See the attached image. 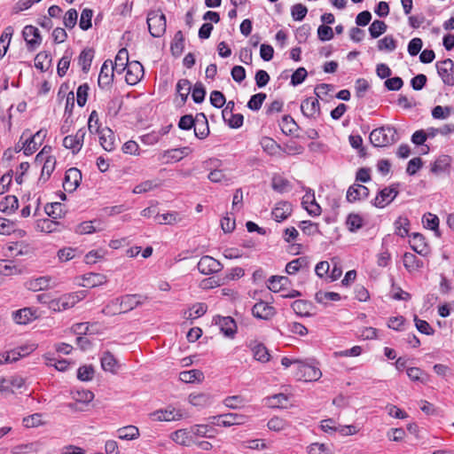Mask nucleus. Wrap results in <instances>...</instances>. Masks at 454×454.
<instances>
[{
  "instance_id": "39",
  "label": "nucleus",
  "mask_w": 454,
  "mask_h": 454,
  "mask_svg": "<svg viewBox=\"0 0 454 454\" xmlns=\"http://www.w3.org/2000/svg\"><path fill=\"white\" fill-rule=\"evenodd\" d=\"M101 366L102 369L106 372H114L116 366H117V361L114 355L109 352L106 351L101 358Z\"/></svg>"
},
{
  "instance_id": "34",
  "label": "nucleus",
  "mask_w": 454,
  "mask_h": 454,
  "mask_svg": "<svg viewBox=\"0 0 454 454\" xmlns=\"http://www.w3.org/2000/svg\"><path fill=\"white\" fill-rule=\"evenodd\" d=\"M19 207L18 198L14 195H7L0 202V210L6 214H12L15 212Z\"/></svg>"
},
{
  "instance_id": "22",
  "label": "nucleus",
  "mask_w": 454,
  "mask_h": 454,
  "mask_svg": "<svg viewBox=\"0 0 454 454\" xmlns=\"http://www.w3.org/2000/svg\"><path fill=\"white\" fill-rule=\"evenodd\" d=\"M98 135L101 146L107 152L113 151L114 149V137L112 129L104 128Z\"/></svg>"
},
{
  "instance_id": "45",
  "label": "nucleus",
  "mask_w": 454,
  "mask_h": 454,
  "mask_svg": "<svg viewBox=\"0 0 454 454\" xmlns=\"http://www.w3.org/2000/svg\"><path fill=\"white\" fill-rule=\"evenodd\" d=\"M410 222L407 217L399 216L395 222V234L404 238L409 233Z\"/></svg>"
},
{
  "instance_id": "13",
  "label": "nucleus",
  "mask_w": 454,
  "mask_h": 454,
  "mask_svg": "<svg viewBox=\"0 0 454 454\" xmlns=\"http://www.w3.org/2000/svg\"><path fill=\"white\" fill-rule=\"evenodd\" d=\"M114 72L113 61L110 59L106 60L101 67L98 75V86L102 89L109 86L113 82Z\"/></svg>"
},
{
  "instance_id": "59",
  "label": "nucleus",
  "mask_w": 454,
  "mask_h": 454,
  "mask_svg": "<svg viewBox=\"0 0 454 454\" xmlns=\"http://www.w3.org/2000/svg\"><path fill=\"white\" fill-rule=\"evenodd\" d=\"M23 356L24 354H21L20 351L14 349L7 351L5 353L0 354V364L16 362Z\"/></svg>"
},
{
  "instance_id": "62",
  "label": "nucleus",
  "mask_w": 454,
  "mask_h": 454,
  "mask_svg": "<svg viewBox=\"0 0 454 454\" xmlns=\"http://www.w3.org/2000/svg\"><path fill=\"white\" fill-rule=\"evenodd\" d=\"M299 227L304 234L309 236L319 233L318 224L311 221H301L299 223Z\"/></svg>"
},
{
  "instance_id": "3",
  "label": "nucleus",
  "mask_w": 454,
  "mask_h": 454,
  "mask_svg": "<svg viewBox=\"0 0 454 454\" xmlns=\"http://www.w3.org/2000/svg\"><path fill=\"white\" fill-rule=\"evenodd\" d=\"M370 142L373 146L383 147L395 144L398 140L396 129L390 125L374 129L370 134Z\"/></svg>"
},
{
  "instance_id": "20",
  "label": "nucleus",
  "mask_w": 454,
  "mask_h": 454,
  "mask_svg": "<svg viewBox=\"0 0 454 454\" xmlns=\"http://www.w3.org/2000/svg\"><path fill=\"white\" fill-rule=\"evenodd\" d=\"M301 109L307 117L315 118L320 114V105L317 98H309L301 102Z\"/></svg>"
},
{
  "instance_id": "56",
  "label": "nucleus",
  "mask_w": 454,
  "mask_h": 454,
  "mask_svg": "<svg viewBox=\"0 0 454 454\" xmlns=\"http://www.w3.org/2000/svg\"><path fill=\"white\" fill-rule=\"evenodd\" d=\"M88 129L91 134H98L100 133V131H102V129L100 128L99 124L98 114L96 110H93L90 114L88 121Z\"/></svg>"
},
{
  "instance_id": "43",
  "label": "nucleus",
  "mask_w": 454,
  "mask_h": 454,
  "mask_svg": "<svg viewBox=\"0 0 454 454\" xmlns=\"http://www.w3.org/2000/svg\"><path fill=\"white\" fill-rule=\"evenodd\" d=\"M403 265L408 270H415L422 267L423 262L411 253H405L403 254Z\"/></svg>"
},
{
  "instance_id": "25",
  "label": "nucleus",
  "mask_w": 454,
  "mask_h": 454,
  "mask_svg": "<svg viewBox=\"0 0 454 454\" xmlns=\"http://www.w3.org/2000/svg\"><path fill=\"white\" fill-rule=\"evenodd\" d=\"M261 145L264 152L268 154L276 156L280 155L282 148L274 139L269 137H264L261 140Z\"/></svg>"
},
{
  "instance_id": "53",
  "label": "nucleus",
  "mask_w": 454,
  "mask_h": 454,
  "mask_svg": "<svg viewBox=\"0 0 454 454\" xmlns=\"http://www.w3.org/2000/svg\"><path fill=\"white\" fill-rule=\"evenodd\" d=\"M93 16V11L89 8H85L82 11L79 26L80 28L86 31L91 27V19Z\"/></svg>"
},
{
  "instance_id": "18",
  "label": "nucleus",
  "mask_w": 454,
  "mask_h": 454,
  "mask_svg": "<svg viewBox=\"0 0 454 454\" xmlns=\"http://www.w3.org/2000/svg\"><path fill=\"white\" fill-rule=\"evenodd\" d=\"M194 134L199 139L206 138L209 134V127L207 116L204 113L196 114V124L193 126Z\"/></svg>"
},
{
  "instance_id": "1",
  "label": "nucleus",
  "mask_w": 454,
  "mask_h": 454,
  "mask_svg": "<svg viewBox=\"0 0 454 454\" xmlns=\"http://www.w3.org/2000/svg\"><path fill=\"white\" fill-rule=\"evenodd\" d=\"M286 368H290L291 372L297 380L304 382L317 381L322 377L321 370L313 363L286 357Z\"/></svg>"
},
{
  "instance_id": "17",
  "label": "nucleus",
  "mask_w": 454,
  "mask_h": 454,
  "mask_svg": "<svg viewBox=\"0 0 454 454\" xmlns=\"http://www.w3.org/2000/svg\"><path fill=\"white\" fill-rule=\"evenodd\" d=\"M252 314L256 318L268 320L275 314V309L261 301L254 305Z\"/></svg>"
},
{
  "instance_id": "28",
  "label": "nucleus",
  "mask_w": 454,
  "mask_h": 454,
  "mask_svg": "<svg viewBox=\"0 0 454 454\" xmlns=\"http://www.w3.org/2000/svg\"><path fill=\"white\" fill-rule=\"evenodd\" d=\"M94 51L91 48L83 49L78 57V65L84 73H87L91 66Z\"/></svg>"
},
{
  "instance_id": "4",
  "label": "nucleus",
  "mask_w": 454,
  "mask_h": 454,
  "mask_svg": "<svg viewBox=\"0 0 454 454\" xmlns=\"http://www.w3.org/2000/svg\"><path fill=\"white\" fill-rule=\"evenodd\" d=\"M149 33L153 37H160L166 32V17L160 11H151L146 20Z\"/></svg>"
},
{
  "instance_id": "7",
  "label": "nucleus",
  "mask_w": 454,
  "mask_h": 454,
  "mask_svg": "<svg viewBox=\"0 0 454 454\" xmlns=\"http://www.w3.org/2000/svg\"><path fill=\"white\" fill-rule=\"evenodd\" d=\"M199 271L203 275H211L221 271L223 264L210 255H203L197 264Z\"/></svg>"
},
{
  "instance_id": "58",
  "label": "nucleus",
  "mask_w": 454,
  "mask_h": 454,
  "mask_svg": "<svg viewBox=\"0 0 454 454\" xmlns=\"http://www.w3.org/2000/svg\"><path fill=\"white\" fill-rule=\"evenodd\" d=\"M330 268L331 262L327 261L319 262L315 267V273L318 278H324L327 282Z\"/></svg>"
},
{
  "instance_id": "47",
  "label": "nucleus",
  "mask_w": 454,
  "mask_h": 454,
  "mask_svg": "<svg viewBox=\"0 0 454 454\" xmlns=\"http://www.w3.org/2000/svg\"><path fill=\"white\" fill-rule=\"evenodd\" d=\"M291 307L298 316L305 317L309 315L310 303L306 301L297 300L292 303Z\"/></svg>"
},
{
  "instance_id": "8",
  "label": "nucleus",
  "mask_w": 454,
  "mask_h": 454,
  "mask_svg": "<svg viewBox=\"0 0 454 454\" xmlns=\"http://www.w3.org/2000/svg\"><path fill=\"white\" fill-rule=\"evenodd\" d=\"M397 186L398 184H392L382 189L376 196L373 205L376 207L383 208L392 202L398 194Z\"/></svg>"
},
{
  "instance_id": "41",
  "label": "nucleus",
  "mask_w": 454,
  "mask_h": 454,
  "mask_svg": "<svg viewBox=\"0 0 454 454\" xmlns=\"http://www.w3.org/2000/svg\"><path fill=\"white\" fill-rule=\"evenodd\" d=\"M33 312L29 308H24L13 312V319L17 324H27L33 318Z\"/></svg>"
},
{
  "instance_id": "24",
  "label": "nucleus",
  "mask_w": 454,
  "mask_h": 454,
  "mask_svg": "<svg viewBox=\"0 0 454 454\" xmlns=\"http://www.w3.org/2000/svg\"><path fill=\"white\" fill-rule=\"evenodd\" d=\"M411 247L419 254L426 255L427 254V246L425 242V238L420 233H413L411 235Z\"/></svg>"
},
{
  "instance_id": "15",
  "label": "nucleus",
  "mask_w": 454,
  "mask_h": 454,
  "mask_svg": "<svg viewBox=\"0 0 454 454\" xmlns=\"http://www.w3.org/2000/svg\"><path fill=\"white\" fill-rule=\"evenodd\" d=\"M46 135L47 130L40 129L35 135L28 137L23 143L24 154L27 156L33 154L37 150V146L42 144Z\"/></svg>"
},
{
  "instance_id": "51",
  "label": "nucleus",
  "mask_w": 454,
  "mask_h": 454,
  "mask_svg": "<svg viewBox=\"0 0 454 454\" xmlns=\"http://www.w3.org/2000/svg\"><path fill=\"white\" fill-rule=\"evenodd\" d=\"M346 224L350 231H356L362 228L364 220L358 214H349L347 218Z\"/></svg>"
},
{
  "instance_id": "64",
  "label": "nucleus",
  "mask_w": 454,
  "mask_h": 454,
  "mask_svg": "<svg viewBox=\"0 0 454 454\" xmlns=\"http://www.w3.org/2000/svg\"><path fill=\"white\" fill-rule=\"evenodd\" d=\"M308 12V9L301 4H296L291 8V15L294 20H302Z\"/></svg>"
},
{
  "instance_id": "12",
  "label": "nucleus",
  "mask_w": 454,
  "mask_h": 454,
  "mask_svg": "<svg viewBox=\"0 0 454 454\" xmlns=\"http://www.w3.org/2000/svg\"><path fill=\"white\" fill-rule=\"evenodd\" d=\"M149 417L153 421H174L181 419L183 415L179 411L169 406L165 410H157L151 412Z\"/></svg>"
},
{
  "instance_id": "14",
  "label": "nucleus",
  "mask_w": 454,
  "mask_h": 454,
  "mask_svg": "<svg viewBox=\"0 0 454 454\" xmlns=\"http://www.w3.org/2000/svg\"><path fill=\"white\" fill-rule=\"evenodd\" d=\"M82 180V173L76 168H69L64 177L63 188L67 192H72L76 190Z\"/></svg>"
},
{
  "instance_id": "37",
  "label": "nucleus",
  "mask_w": 454,
  "mask_h": 454,
  "mask_svg": "<svg viewBox=\"0 0 454 454\" xmlns=\"http://www.w3.org/2000/svg\"><path fill=\"white\" fill-rule=\"evenodd\" d=\"M184 48V37L182 31L179 30L175 34L174 40L170 45L172 55L175 57H179L182 54Z\"/></svg>"
},
{
  "instance_id": "11",
  "label": "nucleus",
  "mask_w": 454,
  "mask_h": 454,
  "mask_svg": "<svg viewBox=\"0 0 454 454\" xmlns=\"http://www.w3.org/2000/svg\"><path fill=\"white\" fill-rule=\"evenodd\" d=\"M301 205L310 216H319L322 213L321 207L316 201L314 191L310 189L302 197Z\"/></svg>"
},
{
  "instance_id": "50",
  "label": "nucleus",
  "mask_w": 454,
  "mask_h": 454,
  "mask_svg": "<svg viewBox=\"0 0 454 454\" xmlns=\"http://www.w3.org/2000/svg\"><path fill=\"white\" fill-rule=\"evenodd\" d=\"M422 221L426 228L434 231L435 233L439 235V218L435 215L431 213L425 214L422 218Z\"/></svg>"
},
{
  "instance_id": "16",
  "label": "nucleus",
  "mask_w": 454,
  "mask_h": 454,
  "mask_svg": "<svg viewBox=\"0 0 454 454\" xmlns=\"http://www.w3.org/2000/svg\"><path fill=\"white\" fill-rule=\"evenodd\" d=\"M369 193V189L366 186L354 184L348 189L346 198L348 202H356L366 199Z\"/></svg>"
},
{
  "instance_id": "55",
  "label": "nucleus",
  "mask_w": 454,
  "mask_h": 454,
  "mask_svg": "<svg viewBox=\"0 0 454 454\" xmlns=\"http://www.w3.org/2000/svg\"><path fill=\"white\" fill-rule=\"evenodd\" d=\"M396 48V41L392 35H387L378 41V49L380 51H393Z\"/></svg>"
},
{
  "instance_id": "46",
  "label": "nucleus",
  "mask_w": 454,
  "mask_h": 454,
  "mask_svg": "<svg viewBox=\"0 0 454 454\" xmlns=\"http://www.w3.org/2000/svg\"><path fill=\"white\" fill-rule=\"evenodd\" d=\"M44 211L50 217L57 219L63 214V205L60 202L47 203Z\"/></svg>"
},
{
  "instance_id": "32",
  "label": "nucleus",
  "mask_w": 454,
  "mask_h": 454,
  "mask_svg": "<svg viewBox=\"0 0 454 454\" xmlns=\"http://www.w3.org/2000/svg\"><path fill=\"white\" fill-rule=\"evenodd\" d=\"M179 379L185 383L201 382L204 380V373L197 369L184 371L180 372Z\"/></svg>"
},
{
  "instance_id": "36",
  "label": "nucleus",
  "mask_w": 454,
  "mask_h": 454,
  "mask_svg": "<svg viewBox=\"0 0 454 454\" xmlns=\"http://www.w3.org/2000/svg\"><path fill=\"white\" fill-rule=\"evenodd\" d=\"M246 422V416L238 413H225L221 418L222 427H231L233 425H242Z\"/></svg>"
},
{
  "instance_id": "35",
  "label": "nucleus",
  "mask_w": 454,
  "mask_h": 454,
  "mask_svg": "<svg viewBox=\"0 0 454 454\" xmlns=\"http://www.w3.org/2000/svg\"><path fill=\"white\" fill-rule=\"evenodd\" d=\"M451 159L448 155H442L433 163L431 171L434 174H441L447 171L450 166Z\"/></svg>"
},
{
  "instance_id": "6",
  "label": "nucleus",
  "mask_w": 454,
  "mask_h": 454,
  "mask_svg": "<svg viewBox=\"0 0 454 454\" xmlns=\"http://www.w3.org/2000/svg\"><path fill=\"white\" fill-rule=\"evenodd\" d=\"M222 165V161L218 159H209L204 162V168L209 170L207 178L213 183H221L228 181L225 173L219 167Z\"/></svg>"
},
{
  "instance_id": "48",
  "label": "nucleus",
  "mask_w": 454,
  "mask_h": 454,
  "mask_svg": "<svg viewBox=\"0 0 454 454\" xmlns=\"http://www.w3.org/2000/svg\"><path fill=\"white\" fill-rule=\"evenodd\" d=\"M387 26L382 20H375L369 27V33L372 38H378L387 31Z\"/></svg>"
},
{
  "instance_id": "57",
  "label": "nucleus",
  "mask_w": 454,
  "mask_h": 454,
  "mask_svg": "<svg viewBox=\"0 0 454 454\" xmlns=\"http://www.w3.org/2000/svg\"><path fill=\"white\" fill-rule=\"evenodd\" d=\"M265 98V93L260 92L254 94L250 98L249 101L247 102V107L253 111H258L262 107Z\"/></svg>"
},
{
  "instance_id": "23",
  "label": "nucleus",
  "mask_w": 454,
  "mask_h": 454,
  "mask_svg": "<svg viewBox=\"0 0 454 454\" xmlns=\"http://www.w3.org/2000/svg\"><path fill=\"white\" fill-rule=\"evenodd\" d=\"M113 64L115 72H117L118 74H121L124 70L127 69V67L129 64V53L125 48H122L118 51L114 59V63Z\"/></svg>"
},
{
  "instance_id": "52",
  "label": "nucleus",
  "mask_w": 454,
  "mask_h": 454,
  "mask_svg": "<svg viewBox=\"0 0 454 454\" xmlns=\"http://www.w3.org/2000/svg\"><path fill=\"white\" fill-rule=\"evenodd\" d=\"M156 218L160 224H174L181 220L179 214L176 211L166 214H157Z\"/></svg>"
},
{
  "instance_id": "61",
  "label": "nucleus",
  "mask_w": 454,
  "mask_h": 454,
  "mask_svg": "<svg viewBox=\"0 0 454 454\" xmlns=\"http://www.w3.org/2000/svg\"><path fill=\"white\" fill-rule=\"evenodd\" d=\"M94 368L92 365H82L77 371V378L81 381H90L93 379Z\"/></svg>"
},
{
  "instance_id": "19",
  "label": "nucleus",
  "mask_w": 454,
  "mask_h": 454,
  "mask_svg": "<svg viewBox=\"0 0 454 454\" xmlns=\"http://www.w3.org/2000/svg\"><path fill=\"white\" fill-rule=\"evenodd\" d=\"M219 325L221 332L227 337H233L237 331V325L234 319L231 317L218 316L215 321Z\"/></svg>"
},
{
  "instance_id": "5",
  "label": "nucleus",
  "mask_w": 454,
  "mask_h": 454,
  "mask_svg": "<svg viewBox=\"0 0 454 454\" xmlns=\"http://www.w3.org/2000/svg\"><path fill=\"white\" fill-rule=\"evenodd\" d=\"M436 69L442 82L447 85L454 86V62L450 59H446L436 63Z\"/></svg>"
},
{
  "instance_id": "9",
  "label": "nucleus",
  "mask_w": 454,
  "mask_h": 454,
  "mask_svg": "<svg viewBox=\"0 0 454 454\" xmlns=\"http://www.w3.org/2000/svg\"><path fill=\"white\" fill-rule=\"evenodd\" d=\"M22 35L29 51H35L42 43V36L38 28L32 25L26 26L22 31Z\"/></svg>"
},
{
  "instance_id": "30",
  "label": "nucleus",
  "mask_w": 454,
  "mask_h": 454,
  "mask_svg": "<svg viewBox=\"0 0 454 454\" xmlns=\"http://www.w3.org/2000/svg\"><path fill=\"white\" fill-rule=\"evenodd\" d=\"M84 287L91 288L101 286L106 282V277L99 273H88L83 276Z\"/></svg>"
},
{
  "instance_id": "33",
  "label": "nucleus",
  "mask_w": 454,
  "mask_h": 454,
  "mask_svg": "<svg viewBox=\"0 0 454 454\" xmlns=\"http://www.w3.org/2000/svg\"><path fill=\"white\" fill-rule=\"evenodd\" d=\"M176 93L181 98L180 106H184L192 90L191 82L187 79H180L176 83Z\"/></svg>"
},
{
  "instance_id": "26",
  "label": "nucleus",
  "mask_w": 454,
  "mask_h": 454,
  "mask_svg": "<svg viewBox=\"0 0 454 454\" xmlns=\"http://www.w3.org/2000/svg\"><path fill=\"white\" fill-rule=\"evenodd\" d=\"M51 278L50 277H40L35 279L29 280L26 283L28 290L38 292L50 287Z\"/></svg>"
},
{
  "instance_id": "38",
  "label": "nucleus",
  "mask_w": 454,
  "mask_h": 454,
  "mask_svg": "<svg viewBox=\"0 0 454 454\" xmlns=\"http://www.w3.org/2000/svg\"><path fill=\"white\" fill-rule=\"evenodd\" d=\"M118 437L121 440H135L139 436L137 427L129 425L118 429Z\"/></svg>"
},
{
  "instance_id": "27",
  "label": "nucleus",
  "mask_w": 454,
  "mask_h": 454,
  "mask_svg": "<svg viewBox=\"0 0 454 454\" xmlns=\"http://www.w3.org/2000/svg\"><path fill=\"white\" fill-rule=\"evenodd\" d=\"M309 266L307 257H299L286 264V273L289 275L295 274L299 270H306Z\"/></svg>"
},
{
  "instance_id": "31",
  "label": "nucleus",
  "mask_w": 454,
  "mask_h": 454,
  "mask_svg": "<svg viewBox=\"0 0 454 454\" xmlns=\"http://www.w3.org/2000/svg\"><path fill=\"white\" fill-rule=\"evenodd\" d=\"M59 226H60L59 222H57V221H54V220H51L49 218L39 219L36 221V224H35V227L38 231L46 232V233H51L53 231H59Z\"/></svg>"
},
{
  "instance_id": "49",
  "label": "nucleus",
  "mask_w": 454,
  "mask_h": 454,
  "mask_svg": "<svg viewBox=\"0 0 454 454\" xmlns=\"http://www.w3.org/2000/svg\"><path fill=\"white\" fill-rule=\"evenodd\" d=\"M331 267H332V269L330 268V271H329V275H328L326 283L334 282L337 279H339L340 278V276L342 275L341 266L340 265V263L338 262L336 258H333L331 260Z\"/></svg>"
},
{
  "instance_id": "63",
  "label": "nucleus",
  "mask_w": 454,
  "mask_h": 454,
  "mask_svg": "<svg viewBox=\"0 0 454 454\" xmlns=\"http://www.w3.org/2000/svg\"><path fill=\"white\" fill-rule=\"evenodd\" d=\"M206 96V90L201 82H196L192 90V100L196 104H200L204 101Z\"/></svg>"
},
{
  "instance_id": "21",
  "label": "nucleus",
  "mask_w": 454,
  "mask_h": 454,
  "mask_svg": "<svg viewBox=\"0 0 454 454\" xmlns=\"http://www.w3.org/2000/svg\"><path fill=\"white\" fill-rule=\"evenodd\" d=\"M75 303V299L72 295H64L59 299H53L50 301V309L53 311H62L72 308Z\"/></svg>"
},
{
  "instance_id": "40",
  "label": "nucleus",
  "mask_w": 454,
  "mask_h": 454,
  "mask_svg": "<svg viewBox=\"0 0 454 454\" xmlns=\"http://www.w3.org/2000/svg\"><path fill=\"white\" fill-rule=\"evenodd\" d=\"M71 59L72 51L67 50L58 63L57 73L59 77L66 75L70 66Z\"/></svg>"
},
{
  "instance_id": "2",
  "label": "nucleus",
  "mask_w": 454,
  "mask_h": 454,
  "mask_svg": "<svg viewBox=\"0 0 454 454\" xmlns=\"http://www.w3.org/2000/svg\"><path fill=\"white\" fill-rule=\"evenodd\" d=\"M139 294H126L116 298L107 304L102 310L106 315H118L127 313L143 304Z\"/></svg>"
},
{
  "instance_id": "42",
  "label": "nucleus",
  "mask_w": 454,
  "mask_h": 454,
  "mask_svg": "<svg viewBox=\"0 0 454 454\" xmlns=\"http://www.w3.org/2000/svg\"><path fill=\"white\" fill-rule=\"evenodd\" d=\"M72 395L74 401L81 403L82 405L87 406L94 398L93 392L84 389L73 391Z\"/></svg>"
},
{
  "instance_id": "60",
  "label": "nucleus",
  "mask_w": 454,
  "mask_h": 454,
  "mask_svg": "<svg viewBox=\"0 0 454 454\" xmlns=\"http://www.w3.org/2000/svg\"><path fill=\"white\" fill-rule=\"evenodd\" d=\"M190 434L185 429H179L172 433L171 439L180 445H189Z\"/></svg>"
},
{
  "instance_id": "54",
  "label": "nucleus",
  "mask_w": 454,
  "mask_h": 454,
  "mask_svg": "<svg viewBox=\"0 0 454 454\" xmlns=\"http://www.w3.org/2000/svg\"><path fill=\"white\" fill-rule=\"evenodd\" d=\"M189 402L194 406H205L210 403V396L205 393L191 394Z\"/></svg>"
},
{
  "instance_id": "10",
  "label": "nucleus",
  "mask_w": 454,
  "mask_h": 454,
  "mask_svg": "<svg viewBox=\"0 0 454 454\" xmlns=\"http://www.w3.org/2000/svg\"><path fill=\"white\" fill-rule=\"evenodd\" d=\"M144 76V67L138 61H131L127 67L125 81L129 85H136Z\"/></svg>"
},
{
  "instance_id": "29",
  "label": "nucleus",
  "mask_w": 454,
  "mask_h": 454,
  "mask_svg": "<svg viewBox=\"0 0 454 454\" xmlns=\"http://www.w3.org/2000/svg\"><path fill=\"white\" fill-rule=\"evenodd\" d=\"M250 348L253 351V356L255 360L262 363H266L270 361V355L269 353L268 348L263 344L254 342V344L253 345L251 343Z\"/></svg>"
},
{
  "instance_id": "44",
  "label": "nucleus",
  "mask_w": 454,
  "mask_h": 454,
  "mask_svg": "<svg viewBox=\"0 0 454 454\" xmlns=\"http://www.w3.org/2000/svg\"><path fill=\"white\" fill-rule=\"evenodd\" d=\"M341 297L338 293L335 292H323L318 291L315 294V300L318 303L326 304L328 301H339Z\"/></svg>"
}]
</instances>
